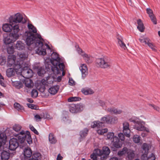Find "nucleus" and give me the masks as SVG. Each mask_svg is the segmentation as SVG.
<instances>
[{"instance_id":"nucleus-44","label":"nucleus","mask_w":160,"mask_h":160,"mask_svg":"<svg viewBox=\"0 0 160 160\" xmlns=\"http://www.w3.org/2000/svg\"><path fill=\"white\" fill-rule=\"evenodd\" d=\"M149 17L150 18L152 22L154 24L156 25L157 24V19L155 16L154 14L152 15H151V16H150Z\"/></svg>"},{"instance_id":"nucleus-1","label":"nucleus","mask_w":160,"mask_h":160,"mask_svg":"<svg viewBox=\"0 0 160 160\" xmlns=\"http://www.w3.org/2000/svg\"><path fill=\"white\" fill-rule=\"evenodd\" d=\"M27 26L28 30L25 31L22 35V40L28 46L34 44L38 47L36 50V53L39 55H45L46 54V48L51 50L49 46L47 43L44 45V39L41 35L37 32V28L32 24L28 23Z\"/></svg>"},{"instance_id":"nucleus-18","label":"nucleus","mask_w":160,"mask_h":160,"mask_svg":"<svg viewBox=\"0 0 160 160\" xmlns=\"http://www.w3.org/2000/svg\"><path fill=\"white\" fill-rule=\"evenodd\" d=\"M23 154L25 159H28L30 158L32 154V151L30 148H25L23 151Z\"/></svg>"},{"instance_id":"nucleus-32","label":"nucleus","mask_w":160,"mask_h":160,"mask_svg":"<svg viewBox=\"0 0 160 160\" xmlns=\"http://www.w3.org/2000/svg\"><path fill=\"white\" fill-rule=\"evenodd\" d=\"M117 137L114 136V133L113 132H109L107 134V139L110 140L112 142L114 141V139L115 137Z\"/></svg>"},{"instance_id":"nucleus-37","label":"nucleus","mask_w":160,"mask_h":160,"mask_svg":"<svg viewBox=\"0 0 160 160\" xmlns=\"http://www.w3.org/2000/svg\"><path fill=\"white\" fill-rule=\"evenodd\" d=\"M128 149V148L126 147L123 148L122 150L118 151V155L119 156H121L124 155L127 153Z\"/></svg>"},{"instance_id":"nucleus-50","label":"nucleus","mask_w":160,"mask_h":160,"mask_svg":"<svg viewBox=\"0 0 160 160\" xmlns=\"http://www.w3.org/2000/svg\"><path fill=\"white\" fill-rule=\"evenodd\" d=\"M14 108L18 111H19L20 110V104L17 102H15L14 104Z\"/></svg>"},{"instance_id":"nucleus-19","label":"nucleus","mask_w":160,"mask_h":160,"mask_svg":"<svg viewBox=\"0 0 160 160\" xmlns=\"http://www.w3.org/2000/svg\"><path fill=\"white\" fill-rule=\"evenodd\" d=\"M114 139V141L111 142L113 146L116 148H121L122 146V144L120 142L119 138L118 137H115Z\"/></svg>"},{"instance_id":"nucleus-62","label":"nucleus","mask_w":160,"mask_h":160,"mask_svg":"<svg viewBox=\"0 0 160 160\" xmlns=\"http://www.w3.org/2000/svg\"><path fill=\"white\" fill-rule=\"evenodd\" d=\"M74 81L72 79H70L69 78V83L70 85H72L74 83Z\"/></svg>"},{"instance_id":"nucleus-60","label":"nucleus","mask_w":160,"mask_h":160,"mask_svg":"<svg viewBox=\"0 0 160 160\" xmlns=\"http://www.w3.org/2000/svg\"><path fill=\"white\" fill-rule=\"evenodd\" d=\"M28 105L29 108L32 109H35L36 108V106L32 104H28Z\"/></svg>"},{"instance_id":"nucleus-26","label":"nucleus","mask_w":160,"mask_h":160,"mask_svg":"<svg viewBox=\"0 0 160 160\" xmlns=\"http://www.w3.org/2000/svg\"><path fill=\"white\" fill-rule=\"evenodd\" d=\"M2 160H8L10 157V153L7 151H3L1 153Z\"/></svg>"},{"instance_id":"nucleus-57","label":"nucleus","mask_w":160,"mask_h":160,"mask_svg":"<svg viewBox=\"0 0 160 160\" xmlns=\"http://www.w3.org/2000/svg\"><path fill=\"white\" fill-rule=\"evenodd\" d=\"M34 118L37 121H40L42 118L38 114L35 115L34 116Z\"/></svg>"},{"instance_id":"nucleus-42","label":"nucleus","mask_w":160,"mask_h":160,"mask_svg":"<svg viewBox=\"0 0 160 160\" xmlns=\"http://www.w3.org/2000/svg\"><path fill=\"white\" fill-rule=\"evenodd\" d=\"M38 94V92L37 90L35 89H33L31 92V95L32 98H36Z\"/></svg>"},{"instance_id":"nucleus-9","label":"nucleus","mask_w":160,"mask_h":160,"mask_svg":"<svg viewBox=\"0 0 160 160\" xmlns=\"http://www.w3.org/2000/svg\"><path fill=\"white\" fill-rule=\"evenodd\" d=\"M84 108V105L82 103L72 104L69 105L68 108L70 112L73 113H77L81 112Z\"/></svg>"},{"instance_id":"nucleus-27","label":"nucleus","mask_w":160,"mask_h":160,"mask_svg":"<svg viewBox=\"0 0 160 160\" xmlns=\"http://www.w3.org/2000/svg\"><path fill=\"white\" fill-rule=\"evenodd\" d=\"M137 23L138 25L137 27V28L139 31L141 32H143L145 28L143 24L140 19H139L137 20Z\"/></svg>"},{"instance_id":"nucleus-23","label":"nucleus","mask_w":160,"mask_h":160,"mask_svg":"<svg viewBox=\"0 0 160 160\" xmlns=\"http://www.w3.org/2000/svg\"><path fill=\"white\" fill-rule=\"evenodd\" d=\"M59 87L58 85H55L50 88L48 89V92L51 94L55 95L58 92Z\"/></svg>"},{"instance_id":"nucleus-21","label":"nucleus","mask_w":160,"mask_h":160,"mask_svg":"<svg viewBox=\"0 0 160 160\" xmlns=\"http://www.w3.org/2000/svg\"><path fill=\"white\" fill-rule=\"evenodd\" d=\"M23 83L25 84V86L28 88H33L34 84L33 81L30 78H25Z\"/></svg>"},{"instance_id":"nucleus-36","label":"nucleus","mask_w":160,"mask_h":160,"mask_svg":"<svg viewBox=\"0 0 160 160\" xmlns=\"http://www.w3.org/2000/svg\"><path fill=\"white\" fill-rule=\"evenodd\" d=\"M7 52L9 54H13L14 52V48L13 46L11 45H9L7 47Z\"/></svg>"},{"instance_id":"nucleus-29","label":"nucleus","mask_w":160,"mask_h":160,"mask_svg":"<svg viewBox=\"0 0 160 160\" xmlns=\"http://www.w3.org/2000/svg\"><path fill=\"white\" fill-rule=\"evenodd\" d=\"M127 158L129 160H131L133 159L135 156L134 152L131 149H128L127 153Z\"/></svg>"},{"instance_id":"nucleus-4","label":"nucleus","mask_w":160,"mask_h":160,"mask_svg":"<svg viewBox=\"0 0 160 160\" xmlns=\"http://www.w3.org/2000/svg\"><path fill=\"white\" fill-rule=\"evenodd\" d=\"M101 122L99 121H96L92 122L91 124V127L92 128H100L104 126V124H112L117 123L118 119L116 117H112L107 115L102 118L101 119Z\"/></svg>"},{"instance_id":"nucleus-46","label":"nucleus","mask_w":160,"mask_h":160,"mask_svg":"<svg viewBox=\"0 0 160 160\" xmlns=\"http://www.w3.org/2000/svg\"><path fill=\"white\" fill-rule=\"evenodd\" d=\"M156 157L155 155L152 153L147 158V160H155Z\"/></svg>"},{"instance_id":"nucleus-15","label":"nucleus","mask_w":160,"mask_h":160,"mask_svg":"<svg viewBox=\"0 0 160 160\" xmlns=\"http://www.w3.org/2000/svg\"><path fill=\"white\" fill-rule=\"evenodd\" d=\"M123 132L126 137L129 138L130 135V130L129 129V124L128 122H125L123 123Z\"/></svg>"},{"instance_id":"nucleus-38","label":"nucleus","mask_w":160,"mask_h":160,"mask_svg":"<svg viewBox=\"0 0 160 160\" xmlns=\"http://www.w3.org/2000/svg\"><path fill=\"white\" fill-rule=\"evenodd\" d=\"M81 100V98L78 97H71L69 98L68 99V101L69 102H72L73 101H79Z\"/></svg>"},{"instance_id":"nucleus-12","label":"nucleus","mask_w":160,"mask_h":160,"mask_svg":"<svg viewBox=\"0 0 160 160\" xmlns=\"http://www.w3.org/2000/svg\"><path fill=\"white\" fill-rule=\"evenodd\" d=\"M137 123L134 124V128L138 131H146L147 132H149V130L147 129L143 125L144 122L142 121L138 120V122H137Z\"/></svg>"},{"instance_id":"nucleus-64","label":"nucleus","mask_w":160,"mask_h":160,"mask_svg":"<svg viewBox=\"0 0 160 160\" xmlns=\"http://www.w3.org/2000/svg\"><path fill=\"white\" fill-rule=\"evenodd\" d=\"M46 116L45 117H44L45 118H47V119H52V117H50V115L49 114H46Z\"/></svg>"},{"instance_id":"nucleus-55","label":"nucleus","mask_w":160,"mask_h":160,"mask_svg":"<svg viewBox=\"0 0 160 160\" xmlns=\"http://www.w3.org/2000/svg\"><path fill=\"white\" fill-rule=\"evenodd\" d=\"M77 50L78 53L79 54L81 55L82 56V55L84 54V53H85L84 52L82 51V49L79 48V46H78V48H77Z\"/></svg>"},{"instance_id":"nucleus-54","label":"nucleus","mask_w":160,"mask_h":160,"mask_svg":"<svg viewBox=\"0 0 160 160\" xmlns=\"http://www.w3.org/2000/svg\"><path fill=\"white\" fill-rule=\"evenodd\" d=\"M90 157L92 160H97V156L96 154L94 153L91 155Z\"/></svg>"},{"instance_id":"nucleus-52","label":"nucleus","mask_w":160,"mask_h":160,"mask_svg":"<svg viewBox=\"0 0 160 160\" xmlns=\"http://www.w3.org/2000/svg\"><path fill=\"white\" fill-rule=\"evenodd\" d=\"M6 62V60L5 58L1 57L0 58V64L1 65H4Z\"/></svg>"},{"instance_id":"nucleus-2","label":"nucleus","mask_w":160,"mask_h":160,"mask_svg":"<svg viewBox=\"0 0 160 160\" xmlns=\"http://www.w3.org/2000/svg\"><path fill=\"white\" fill-rule=\"evenodd\" d=\"M9 23L4 24L2 27L3 30L6 32H10L12 30V32L18 33L20 30L19 23H20V13H17L9 18Z\"/></svg>"},{"instance_id":"nucleus-49","label":"nucleus","mask_w":160,"mask_h":160,"mask_svg":"<svg viewBox=\"0 0 160 160\" xmlns=\"http://www.w3.org/2000/svg\"><path fill=\"white\" fill-rule=\"evenodd\" d=\"M13 129L16 132H18L20 130V126L19 125H15L13 128Z\"/></svg>"},{"instance_id":"nucleus-31","label":"nucleus","mask_w":160,"mask_h":160,"mask_svg":"<svg viewBox=\"0 0 160 160\" xmlns=\"http://www.w3.org/2000/svg\"><path fill=\"white\" fill-rule=\"evenodd\" d=\"M49 140L51 144H55L57 141V139L52 133H50L49 135Z\"/></svg>"},{"instance_id":"nucleus-39","label":"nucleus","mask_w":160,"mask_h":160,"mask_svg":"<svg viewBox=\"0 0 160 160\" xmlns=\"http://www.w3.org/2000/svg\"><path fill=\"white\" fill-rule=\"evenodd\" d=\"M12 84L13 86H14L17 88H20V81H13L12 80Z\"/></svg>"},{"instance_id":"nucleus-14","label":"nucleus","mask_w":160,"mask_h":160,"mask_svg":"<svg viewBox=\"0 0 160 160\" xmlns=\"http://www.w3.org/2000/svg\"><path fill=\"white\" fill-rule=\"evenodd\" d=\"M28 18L23 13L21 12V28L22 29H25L28 24L27 22L28 21Z\"/></svg>"},{"instance_id":"nucleus-17","label":"nucleus","mask_w":160,"mask_h":160,"mask_svg":"<svg viewBox=\"0 0 160 160\" xmlns=\"http://www.w3.org/2000/svg\"><path fill=\"white\" fill-rule=\"evenodd\" d=\"M82 74V78L84 79L88 74V68L85 64H82L79 68Z\"/></svg>"},{"instance_id":"nucleus-45","label":"nucleus","mask_w":160,"mask_h":160,"mask_svg":"<svg viewBox=\"0 0 160 160\" xmlns=\"http://www.w3.org/2000/svg\"><path fill=\"white\" fill-rule=\"evenodd\" d=\"M40 156V153L39 152H35L32 155V158L35 159L36 160H38Z\"/></svg>"},{"instance_id":"nucleus-22","label":"nucleus","mask_w":160,"mask_h":160,"mask_svg":"<svg viewBox=\"0 0 160 160\" xmlns=\"http://www.w3.org/2000/svg\"><path fill=\"white\" fill-rule=\"evenodd\" d=\"M88 130L87 128H85L83 130L79 132L80 137L79 139L81 142L82 139L85 138L88 135Z\"/></svg>"},{"instance_id":"nucleus-30","label":"nucleus","mask_w":160,"mask_h":160,"mask_svg":"<svg viewBox=\"0 0 160 160\" xmlns=\"http://www.w3.org/2000/svg\"><path fill=\"white\" fill-rule=\"evenodd\" d=\"M36 68L37 69V73L38 75L42 77L45 73V71L44 68L42 67H37Z\"/></svg>"},{"instance_id":"nucleus-28","label":"nucleus","mask_w":160,"mask_h":160,"mask_svg":"<svg viewBox=\"0 0 160 160\" xmlns=\"http://www.w3.org/2000/svg\"><path fill=\"white\" fill-rule=\"evenodd\" d=\"M15 71L13 68H10L7 69L6 71L7 76L8 77H11L14 75L15 73Z\"/></svg>"},{"instance_id":"nucleus-8","label":"nucleus","mask_w":160,"mask_h":160,"mask_svg":"<svg viewBox=\"0 0 160 160\" xmlns=\"http://www.w3.org/2000/svg\"><path fill=\"white\" fill-rule=\"evenodd\" d=\"M26 142L29 145L32 143L30 132L28 131L22 130L21 131V146L22 145L21 144H22V143H25L27 144Z\"/></svg>"},{"instance_id":"nucleus-10","label":"nucleus","mask_w":160,"mask_h":160,"mask_svg":"<svg viewBox=\"0 0 160 160\" xmlns=\"http://www.w3.org/2000/svg\"><path fill=\"white\" fill-rule=\"evenodd\" d=\"M97 154L101 156V159L102 160H105L109 155L110 150L108 147L104 146L103 147L102 150L97 149Z\"/></svg>"},{"instance_id":"nucleus-59","label":"nucleus","mask_w":160,"mask_h":160,"mask_svg":"<svg viewBox=\"0 0 160 160\" xmlns=\"http://www.w3.org/2000/svg\"><path fill=\"white\" fill-rule=\"evenodd\" d=\"M149 105L151 106L155 110L157 111H159L160 110L159 108L157 106H155L153 104H150Z\"/></svg>"},{"instance_id":"nucleus-58","label":"nucleus","mask_w":160,"mask_h":160,"mask_svg":"<svg viewBox=\"0 0 160 160\" xmlns=\"http://www.w3.org/2000/svg\"><path fill=\"white\" fill-rule=\"evenodd\" d=\"M15 48L18 50H20V41H18L15 45Z\"/></svg>"},{"instance_id":"nucleus-34","label":"nucleus","mask_w":160,"mask_h":160,"mask_svg":"<svg viewBox=\"0 0 160 160\" xmlns=\"http://www.w3.org/2000/svg\"><path fill=\"white\" fill-rule=\"evenodd\" d=\"M139 41L141 43L147 45L148 42L150 41V40L148 38H143L141 37L139 39Z\"/></svg>"},{"instance_id":"nucleus-24","label":"nucleus","mask_w":160,"mask_h":160,"mask_svg":"<svg viewBox=\"0 0 160 160\" xmlns=\"http://www.w3.org/2000/svg\"><path fill=\"white\" fill-rule=\"evenodd\" d=\"M118 44L119 46L122 49L125 50L127 48L126 45L123 41V38L121 37L117 38Z\"/></svg>"},{"instance_id":"nucleus-43","label":"nucleus","mask_w":160,"mask_h":160,"mask_svg":"<svg viewBox=\"0 0 160 160\" xmlns=\"http://www.w3.org/2000/svg\"><path fill=\"white\" fill-rule=\"evenodd\" d=\"M108 131V129L105 128L102 129H98L97 132L99 135H101L103 134L104 133L107 132Z\"/></svg>"},{"instance_id":"nucleus-48","label":"nucleus","mask_w":160,"mask_h":160,"mask_svg":"<svg viewBox=\"0 0 160 160\" xmlns=\"http://www.w3.org/2000/svg\"><path fill=\"white\" fill-rule=\"evenodd\" d=\"M29 128L30 130L32 131L35 134L37 135H38L39 133L37 130L32 125H30L29 126Z\"/></svg>"},{"instance_id":"nucleus-47","label":"nucleus","mask_w":160,"mask_h":160,"mask_svg":"<svg viewBox=\"0 0 160 160\" xmlns=\"http://www.w3.org/2000/svg\"><path fill=\"white\" fill-rule=\"evenodd\" d=\"M146 11L149 17L154 14L153 11L150 8H147L146 9Z\"/></svg>"},{"instance_id":"nucleus-33","label":"nucleus","mask_w":160,"mask_h":160,"mask_svg":"<svg viewBox=\"0 0 160 160\" xmlns=\"http://www.w3.org/2000/svg\"><path fill=\"white\" fill-rule=\"evenodd\" d=\"M142 148L143 151H144V154L147 156L149 150L148 145L146 143H144L142 145Z\"/></svg>"},{"instance_id":"nucleus-51","label":"nucleus","mask_w":160,"mask_h":160,"mask_svg":"<svg viewBox=\"0 0 160 160\" xmlns=\"http://www.w3.org/2000/svg\"><path fill=\"white\" fill-rule=\"evenodd\" d=\"M125 134L122 133H120L118 134V136L121 141H124L125 139Z\"/></svg>"},{"instance_id":"nucleus-61","label":"nucleus","mask_w":160,"mask_h":160,"mask_svg":"<svg viewBox=\"0 0 160 160\" xmlns=\"http://www.w3.org/2000/svg\"><path fill=\"white\" fill-rule=\"evenodd\" d=\"M99 103L100 106L102 107H103L105 105V102L103 101L100 100L99 101Z\"/></svg>"},{"instance_id":"nucleus-20","label":"nucleus","mask_w":160,"mask_h":160,"mask_svg":"<svg viewBox=\"0 0 160 160\" xmlns=\"http://www.w3.org/2000/svg\"><path fill=\"white\" fill-rule=\"evenodd\" d=\"M81 91L85 95L92 94L94 93V91L92 89L88 87L82 88Z\"/></svg>"},{"instance_id":"nucleus-6","label":"nucleus","mask_w":160,"mask_h":160,"mask_svg":"<svg viewBox=\"0 0 160 160\" xmlns=\"http://www.w3.org/2000/svg\"><path fill=\"white\" fill-rule=\"evenodd\" d=\"M16 57L15 55L10 56L8 57L7 60V65L8 67L13 66L15 71L16 74L19 75L20 73L19 69H20V62L17 61H15Z\"/></svg>"},{"instance_id":"nucleus-7","label":"nucleus","mask_w":160,"mask_h":160,"mask_svg":"<svg viewBox=\"0 0 160 160\" xmlns=\"http://www.w3.org/2000/svg\"><path fill=\"white\" fill-rule=\"evenodd\" d=\"M19 36L18 33L11 32L8 34H4L3 42L5 44L9 45L15 41Z\"/></svg>"},{"instance_id":"nucleus-11","label":"nucleus","mask_w":160,"mask_h":160,"mask_svg":"<svg viewBox=\"0 0 160 160\" xmlns=\"http://www.w3.org/2000/svg\"><path fill=\"white\" fill-rule=\"evenodd\" d=\"M53 65V66L52 67L51 70L54 74H58L60 73V71H63L65 66L63 63H60V61H58Z\"/></svg>"},{"instance_id":"nucleus-63","label":"nucleus","mask_w":160,"mask_h":160,"mask_svg":"<svg viewBox=\"0 0 160 160\" xmlns=\"http://www.w3.org/2000/svg\"><path fill=\"white\" fill-rule=\"evenodd\" d=\"M62 157L59 154L57 156V160H62Z\"/></svg>"},{"instance_id":"nucleus-35","label":"nucleus","mask_w":160,"mask_h":160,"mask_svg":"<svg viewBox=\"0 0 160 160\" xmlns=\"http://www.w3.org/2000/svg\"><path fill=\"white\" fill-rule=\"evenodd\" d=\"M82 56L87 63H91V60H90V57L89 55L84 53L82 55Z\"/></svg>"},{"instance_id":"nucleus-25","label":"nucleus","mask_w":160,"mask_h":160,"mask_svg":"<svg viewBox=\"0 0 160 160\" xmlns=\"http://www.w3.org/2000/svg\"><path fill=\"white\" fill-rule=\"evenodd\" d=\"M107 110L108 112L115 114H120L121 113L122 111L121 110H118L115 108H108Z\"/></svg>"},{"instance_id":"nucleus-3","label":"nucleus","mask_w":160,"mask_h":160,"mask_svg":"<svg viewBox=\"0 0 160 160\" xmlns=\"http://www.w3.org/2000/svg\"><path fill=\"white\" fill-rule=\"evenodd\" d=\"M28 52L25 50L24 46L21 45V61L24 62L28 58ZM24 62L21 64V76L24 78H30L33 75L32 70L30 69L27 65L23 66Z\"/></svg>"},{"instance_id":"nucleus-53","label":"nucleus","mask_w":160,"mask_h":160,"mask_svg":"<svg viewBox=\"0 0 160 160\" xmlns=\"http://www.w3.org/2000/svg\"><path fill=\"white\" fill-rule=\"evenodd\" d=\"M62 120L65 122H66L67 123H69L71 122V121L69 119V117L68 116H65L63 117L62 118Z\"/></svg>"},{"instance_id":"nucleus-13","label":"nucleus","mask_w":160,"mask_h":160,"mask_svg":"<svg viewBox=\"0 0 160 160\" xmlns=\"http://www.w3.org/2000/svg\"><path fill=\"white\" fill-rule=\"evenodd\" d=\"M19 146L18 140L15 138H12L9 141V148L11 150H15Z\"/></svg>"},{"instance_id":"nucleus-41","label":"nucleus","mask_w":160,"mask_h":160,"mask_svg":"<svg viewBox=\"0 0 160 160\" xmlns=\"http://www.w3.org/2000/svg\"><path fill=\"white\" fill-rule=\"evenodd\" d=\"M140 137L137 135H134L133 140L134 142L135 143H138L140 142Z\"/></svg>"},{"instance_id":"nucleus-16","label":"nucleus","mask_w":160,"mask_h":160,"mask_svg":"<svg viewBox=\"0 0 160 160\" xmlns=\"http://www.w3.org/2000/svg\"><path fill=\"white\" fill-rule=\"evenodd\" d=\"M50 59L51 63L53 65L56 62L60 61L61 58L59 57V55L56 52H53L51 54Z\"/></svg>"},{"instance_id":"nucleus-56","label":"nucleus","mask_w":160,"mask_h":160,"mask_svg":"<svg viewBox=\"0 0 160 160\" xmlns=\"http://www.w3.org/2000/svg\"><path fill=\"white\" fill-rule=\"evenodd\" d=\"M45 89L46 88L45 86L44 85H43L41 86L40 88L39 89V90L40 92H42L45 91Z\"/></svg>"},{"instance_id":"nucleus-5","label":"nucleus","mask_w":160,"mask_h":160,"mask_svg":"<svg viewBox=\"0 0 160 160\" xmlns=\"http://www.w3.org/2000/svg\"><path fill=\"white\" fill-rule=\"evenodd\" d=\"M112 60L108 57L104 56L96 59L95 63L98 68L103 69L110 68L112 65Z\"/></svg>"},{"instance_id":"nucleus-40","label":"nucleus","mask_w":160,"mask_h":160,"mask_svg":"<svg viewBox=\"0 0 160 160\" xmlns=\"http://www.w3.org/2000/svg\"><path fill=\"white\" fill-rule=\"evenodd\" d=\"M148 47L151 48L153 51H156V47L153 44V43L149 41L147 44Z\"/></svg>"}]
</instances>
